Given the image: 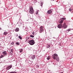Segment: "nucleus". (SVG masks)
I'll return each instance as SVG.
<instances>
[{"label": "nucleus", "mask_w": 73, "mask_h": 73, "mask_svg": "<svg viewBox=\"0 0 73 73\" xmlns=\"http://www.w3.org/2000/svg\"><path fill=\"white\" fill-rule=\"evenodd\" d=\"M29 12L31 13V14H33L34 12V11H33V9L32 6H30L29 7Z\"/></svg>", "instance_id": "nucleus-1"}, {"label": "nucleus", "mask_w": 73, "mask_h": 73, "mask_svg": "<svg viewBox=\"0 0 73 73\" xmlns=\"http://www.w3.org/2000/svg\"><path fill=\"white\" fill-rule=\"evenodd\" d=\"M29 42L30 45H33L35 44V42L33 40H31L29 41Z\"/></svg>", "instance_id": "nucleus-2"}, {"label": "nucleus", "mask_w": 73, "mask_h": 73, "mask_svg": "<svg viewBox=\"0 0 73 73\" xmlns=\"http://www.w3.org/2000/svg\"><path fill=\"white\" fill-rule=\"evenodd\" d=\"M65 19V18H61L60 19L59 21V23H60V24H61L62 23H63L64 21V20Z\"/></svg>", "instance_id": "nucleus-3"}, {"label": "nucleus", "mask_w": 73, "mask_h": 73, "mask_svg": "<svg viewBox=\"0 0 73 73\" xmlns=\"http://www.w3.org/2000/svg\"><path fill=\"white\" fill-rule=\"evenodd\" d=\"M57 56H58V55L57 54H54V55H52V58L53 59H54V60H56V59Z\"/></svg>", "instance_id": "nucleus-4"}, {"label": "nucleus", "mask_w": 73, "mask_h": 73, "mask_svg": "<svg viewBox=\"0 0 73 73\" xmlns=\"http://www.w3.org/2000/svg\"><path fill=\"white\" fill-rule=\"evenodd\" d=\"M40 33H42V32L44 31V29L43 28V27L41 26L40 27Z\"/></svg>", "instance_id": "nucleus-5"}, {"label": "nucleus", "mask_w": 73, "mask_h": 73, "mask_svg": "<svg viewBox=\"0 0 73 73\" xmlns=\"http://www.w3.org/2000/svg\"><path fill=\"white\" fill-rule=\"evenodd\" d=\"M12 65L9 66L6 68V70H9V69H10L12 68Z\"/></svg>", "instance_id": "nucleus-6"}, {"label": "nucleus", "mask_w": 73, "mask_h": 73, "mask_svg": "<svg viewBox=\"0 0 73 73\" xmlns=\"http://www.w3.org/2000/svg\"><path fill=\"white\" fill-rule=\"evenodd\" d=\"M65 23H64L63 25L62 26V27H64V29H65L67 28V25H65Z\"/></svg>", "instance_id": "nucleus-7"}, {"label": "nucleus", "mask_w": 73, "mask_h": 73, "mask_svg": "<svg viewBox=\"0 0 73 73\" xmlns=\"http://www.w3.org/2000/svg\"><path fill=\"white\" fill-rule=\"evenodd\" d=\"M3 54L5 56H7L8 54V53L7 52V51H5L3 52Z\"/></svg>", "instance_id": "nucleus-8"}, {"label": "nucleus", "mask_w": 73, "mask_h": 73, "mask_svg": "<svg viewBox=\"0 0 73 73\" xmlns=\"http://www.w3.org/2000/svg\"><path fill=\"white\" fill-rule=\"evenodd\" d=\"M62 27V24H60L58 25V28H61Z\"/></svg>", "instance_id": "nucleus-9"}, {"label": "nucleus", "mask_w": 73, "mask_h": 73, "mask_svg": "<svg viewBox=\"0 0 73 73\" xmlns=\"http://www.w3.org/2000/svg\"><path fill=\"white\" fill-rule=\"evenodd\" d=\"M35 55H33L31 56V59H32V60H34V59L35 58Z\"/></svg>", "instance_id": "nucleus-10"}, {"label": "nucleus", "mask_w": 73, "mask_h": 73, "mask_svg": "<svg viewBox=\"0 0 73 73\" xmlns=\"http://www.w3.org/2000/svg\"><path fill=\"white\" fill-rule=\"evenodd\" d=\"M52 12V11L51 10H49L47 12V13H48V14H50Z\"/></svg>", "instance_id": "nucleus-11"}, {"label": "nucleus", "mask_w": 73, "mask_h": 73, "mask_svg": "<svg viewBox=\"0 0 73 73\" xmlns=\"http://www.w3.org/2000/svg\"><path fill=\"white\" fill-rule=\"evenodd\" d=\"M51 58V56H48L47 58V60H50V59Z\"/></svg>", "instance_id": "nucleus-12"}, {"label": "nucleus", "mask_w": 73, "mask_h": 73, "mask_svg": "<svg viewBox=\"0 0 73 73\" xmlns=\"http://www.w3.org/2000/svg\"><path fill=\"white\" fill-rule=\"evenodd\" d=\"M3 35H7V34H8V33L7 32H6V31H5L4 32V33H3Z\"/></svg>", "instance_id": "nucleus-13"}, {"label": "nucleus", "mask_w": 73, "mask_h": 73, "mask_svg": "<svg viewBox=\"0 0 73 73\" xmlns=\"http://www.w3.org/2000/svg\"><path fill=\"white\" fill-rule=\"evenodd\" d=\"M16 32H18L19 31V29L18 28H17L15 29Z\"/></svg>", "instance_id": "nucleus-14"}, {"label": "nucleus", "mask_w": 73, "mask_h": 73, "mask_svg": "<svg viewBox=\"0 0 73 73\" xmlns=\"http://www.w3.org/2000/svg\"><path fill=\"white\" fill-rule=\"evenodd\" d=\"M56 61H58V62L59 61V57H56Z\"/></svg>", "instance_id": "nucleus-15"}, {"label": "nucleus", "mask_w": 73, "mask_h": 73, "mask_svg": "<svg viewBox=\"0 0 73 73\" xmlns=\"http://www.w3.org/2000/svg\"><path fill=\"white\" fill-rule=\"evenodd\" d=\"M22 25V23H21V22L19 23V27H20V26H21Z\"/></svg>", "instance_id": "nucleus-16"}, {"label": "nucleus", "mask_w": 73, "mask_h": 73, "mask_svg": "<svg viewBox=\"0 0 73 73\" xmlns=\"http://www.w3.org/2000/svg\"><path fill=\"white\" fill-rule=\"evenodd\" d=\"M50 44H48L46 48H50Z\"/></svg>", "instance_id": "nucleus-17"}, {"label": "nucleus", "mask_w": 73, "mask_h": 73, "mask_svg": "<svg viewBox=\"0 0 73 73\" xmlns=\"http://www.w3.org/2000/svg\"><path fill=\"white\" fill-rule=\"evenodd\" d=\"M23 52V49H21V50L20 51V53H22Z\"/></svg>", "instance_id": "nucleus-18"}, {"label": "nucleus", "mask_w": 73, "mask_h": 73, "mask_svg": "<svg viewBox=\"0 0 73 73\" xmlns=\"http://www.w3.org/2000/svg\"><path fill=\"white\" fill-rule=\"evenodd\" d=\"M13 44H14V43H13V42H12L11 43V44L10 45H11V46H12V45H13Z\"/></svg>", "instance_id": "nucleus-19"}, {"label": "nucleus", "mask_w": 73, "mask_h": 73, "mask_svg": "<svg viewBox=\"0 0 73 73\" xmlns=\"http://www.w3.org/2000/svg\"><path fill=\"white\" fill-rule=\"evenodd\" d=\"M40 3H41V6H42V5L43 4V2H40Z\"/></svg>", "instance_id": "nucleus-20"}, {"label": "nucleus", "mask_w": 73, "mask_h": 73, "mask_svg": "<svg viewBox=\"0 0 73 73\" xmlns=\"http://www.w3.org/2000/svg\"><path fill=\"white\" fill-rule=\"evenodd\" d=\"M9 73H17V72H16L14 71L10 72Z\"/></svg>", "instance_id": "nucleus-21"}, {"label": "nucleus", "mask_w": 73, "mask_h": 73, "mask_svg": "<svg viewBox=\"0 0 73 73\" xmlns=\"http://www.w3.org/2000/svg\"><path fill=\"white\" fill-rule=\"evenodd\" d=\"M16 45H19L20 44V43H19V42H16Z\"/></svg>", "instance_id": "nucleus-22"}, {"label": "nucleus", "mask_w": 73, "mask_h": 73, "mask_svg": "<svg viewBox=\"0 0 73 73\" xmlns=\"http://www.w3.org/2000/svg\"><path fill=\"white\" fill-rule=\"evenodd\" d=\"M19 38H20V39H21V40L22 39V37H21V36H19Z\"/></svg>", "instance_id": "nucleus-23"}, {"label": "nucleus", "mask_w": 73, "mask_h": 73, "mask_svg": "<svg viewBox=\"0 0 73 73\" xmlns=\"http://www.w3.org/2000/svg\"><path fill=\"white\" fill-rule=\"evenodd\" d=\"M31 37H32L33 38L34 37V36L32 35H30Z\"/></svg>", "instance_id": "nucleus-24"}, {"label": "nucleus", "mask_w": 73, "mask_h": 73, "mask_svg": "<svg viewBox=\"0 0 73 73\" xmlns=\"http://www.w3.org/2000/svg\"><path fill=\"white\" fill-rule=\"evenodd\" d=\"M4 55H1V58H3V57H4Z\"/></svg>", "instance_id": "nucleus-25"}, {"label": "nucleus", "mask_w": 73, "mask_h": 73, "mask_svg": "<svg viewBox=\"0 0 73 73\" xmlns=\"http://www.w3.org/2000/svg\"><path fill=\"white\" fill-rule=\"evenodd\" d=\"M70 31V29H69L67 31L66 30V32H67V31Z\"/></svg>", "instance_id": "nucleus-26"}, {"label": "nucleus", "mask_w": 73, "mask_h": 73, "mask_svg": "<svg viewBox=\"0 0 73 73\" xmlns=\"http://www.w3.org/2000/svg\"><path fill=\"white\" fill-rule=\"evenodd\" d=\"M69 11H70V12H71L72 11V9L71 8H70L69 9Z\"/></svg>", "instance_id": "nucleus-27"}, {"label": "nucleus", "mask_w": 73, "mask_h": 73, "mask_svg": "<svg viewBox=\"0 0 73 73\" xmlns=\"http://www.w3.org/2000/svg\"><path fill=\"white\" fill-rule=\"evenodd\" d=\"M11 52L12 53H13V49H12L11 50Z\"/></svg>", "instance_id": "nucleus-28"}, {"label": "nucleus", "mask_w": 73, "mask_h": 73, "mask_svg": "<svg viewBox=\"0 0 73 73\" xmlns=\"http://www.w3.org/2000/svg\"><path fill=\"white\" fill-rule=\"evenodd\" d=\"M33 35H35V32H33Z\"/></svg>", "instance_id": "nucleus-29"}, {"label": "nucleus", "mask_w": 73, "mask_h": 73, "mask_svg": "<svg viewBox=\"0 0 73 73\" xmlns=\"http://www.w3.org/2000/svg\"><path fill=\"white\" fill-rule=\"evenodd\" d=\"M27 38V39H29V37H28L27 38Z\"/></svg>", "instance_id": "nucleus-30"}, {"label": "nucleus", "mask_w": 73, "mask_h": 73, "mask_svg": "<svg viewBox=\"0 0 73 73\" xmlns=\"http://www.w3.org/2000/svg\"><path fill=\"white\" fill-rule=\"evenodd\" d=\"M36 13V14H38V12H37Z\"/></svg>", "instance_id": "nucleus-31"}, {"label": "nucleus", "mask_w": 73, "mask_h": 73, "mask_svg": "<svg viewBox=\"0 0 73 73\" xmlns=\"http://www.w3.org/2000/svg\"><path fill=\"white\" fill-rule=\"evenodd\" d=\"M0 30H1V28H0Z\"/></svg>", "instance_id": "nucleus-32"}, {"label": "nucleus", "mask_w": 73, "mask_h": 73, "mask_svg": "<svg viewBox=\"0 0 73 73\" xmlns=\"http://www.w3.org/2000/svg\"><path fill=\"white\" fill-rule=\"evenodd\" d=\"M1 58V56H0V58Z\"/></svg>", "instance_id": "nucleus-33"}]
</instances>
